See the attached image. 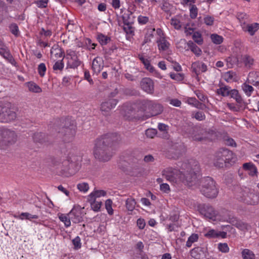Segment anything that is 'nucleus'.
I'll return each mask as SVG.
<instances>
[{"mask_svg": "<svg viewBox=\"0 0 259 259\" xmlns=\"http://www.w3.org/2000/svg\"><path fill=\"white\" fill-rule=\"evenodd\" d=\"M177 168L168 167L163 171V176L173 183L181 182L192 187L198 186L200 167L199 162L195 159L179 161Z\"/></svg>", "mask_w": 259, "mask_h": 259, "instance_id": "1", "label": "nucleus"}, {"mask_svg": "<svg viewBox=\"0 0 259 259\" xmlns=\"http://www.w3.org/2000/svg\"><path fill=\"white\" fill-rule=\"evenodd\" d=\"M121 141L120 135L109 133L97 138L95 143L94 154L95 157L101 161H107L113 155L112 147Z\"/></svg>", "mask_w": 259, "mask_h": 259, "instance_id": "2", "label": "nucleus"}, {"mask_svg": "<svg viewBox=\"0 0 259 259\" xmlns=\"http://www.w3.org/2000/svg\"><path fill=\"white\" fill-rule=\"evenodd\" d=\"M185 133L193 141L196 142H204L208 139V136L213 133L210 130L202 127L200 125H194L190 123L184 127Z\"/></svg>", "mask_w": 259, "mask_h": 259, "instance_id": "3", "label": "nucleus"}, {"mask_svg": "<svg viewBox=\"0 0 259 259\" xmlns=\"http://www.w3.org/2000/svg\"><path fill=\"white\" fill-rule=\"evenodd\" d=\"M82 157L80 155L70 152L67 159L62 163V170L66 174V176L75 174L81 167Z\"/></svg>", "mask_w": 259, "mask_h": 259, "instance_id": "4", "label": "nucleus"}, {"mask_svg": "<svg viewBox=\"0 0 259 259\" xmlns=\"http://www.w3.org/2000/svg\"><path fill=\"white\" fill-rule=\"evenodd\" d=\"M198 185L202 195L208 198L217 197L219 188L215 181L210 177H204L200 179Z\"/></svg>", "mask_w": 259, "mask_h": 259, "instance_id": "5", "label": "nucleus"}, {"mask_svg": "<svg viewBox=\"0 0 259 259\" xmlns=\"http://www.w3.org/2000/svg\"><path fill=\"white\" fill-rule=\"evenodd\" d=\"M233 153L227 148H221L215 153L214 165L219 168L227 166V164L234 162Z\"/></svg>", "mask_w": 259, "mask_h": 259, "instance_id": "6", "label": "nucleus"}, {"mask_svg": "<svg viewBox=\"0 0 259 259\" xmlns=\"http://www.w3.org/2000/svg\"><path fill=\"white\" fill-rule=\"evenodd\" d=\"M59 133L63 137L65 142H69L75 135L76 126L73 121L66 119L64 125L60 128Z\"/></svg>", "mask_w": 259, "mask_h": 259, "instance_id": "7", "label": "nucleus"}, {"mask_svg": "<svg viewBox=\"0 0 259 259\" xmlns=\"http://www.w3.org/2000/svg\"><path fill=\"white\" fill-rule=\"evenodd\" d=\"M199 212L206 219L215 221L218 212L209 204L200 203L197 205Z\"/></svg>", "mask_w": 259, "mask_h": 259, "instance_id": "8", "label": "nucleus"}, {"mask_svg": "<svg viewBox=\"0 0 259 259\" xmlns=\"http://www.w3.org/2000/svg\"><path fill=\"white\" fill-rule=\"evenodd\" d=\"M16 117V113L14 109L8 106L0 105V121L9 122L14 121Z\"/></svg>", "mask_w": 259, "mask_h": 259, "instance_id": "9", "label": "nucleus"}, {"mask_svg": "<svg viewBox=\"0 0 259 259\" xmlns=\"http://www.w3.org/2000/svg\"><path fill=\"white\" fill-rule=\"evenodd\" d=\"M129 13H124L122 16L123 23L125 26L123 27V30L127 34L131 35H134L135 27H133V24L134 23L135 18L134 16H132L133 13L128 11Z\"/></svg>", "mask_w": 259, "mask_h": 259, "instance_id": "10", "label": "nucleus"}, {"mask_svg": "<svg viewBox=\"0 0 259 259\" xmlns=\"http://www.w3.org/2000/svg\"><path fill=\"white\" fill-rule=\"evenodd\" d=\"M186 151L185 145L182 142L172 143L168 150L169 158L178 159L183 155Z\"/></svg>", "mask_w": 259, "mask_h": 259, "instance_id": "11", "label": "nucleus"}, {"mask_svg": "<svg viewBox=\"0 0 259 259\" xmlns=\"http://www.w3.org/2000/svg\"><path fill=\"white\" fill-rule=\"evenodd\" d=\"M1 138V144H12L16 141L17 135L14 131L2 127Z\"/></svg>", "mask_w": 259, "mask_h": 259, "instance_id": "12", "label": "nucleus"}, {"mask_svg": "<svg viewBox=\"0 0 259 259\" xmlns=\"http://www.w3.org/2000/svg\"><path fill=\"white\" fill-rule=\"evenodd\" d=\"M230 96L231 98L234 99L237 103V107L234 106L232 107L231 104H228V106L230 109H233L234 111H237L245 108L246 105L238 90L236 89L232 90Z\"/></svg>", "mask_w": 259, "mask_h": 259, "instance_id": "13", "label": "nucleus"}, {"mask_svg": "<svg viewBox=\"0 0 259 259\" xmlns=\"http://www.w3.org/2000/svg\"><path fill=\"white\" fill-rule=\"evenodd\" d=\"M148 110L149 111L150 114L145 115V118L143 116L142 118L143 120L147 119L151 116L160 114L163 111V107L161 104L150 100Z\"/></svg>", "mask_w": 259, "mask_h": 259, "instance_id": "14", "label": "nucleus"}, {"mask_svg": "<svg viewBox=\"0 0 259 259\" xmlns=\"http://www.w3.org/2000/svg\"><path fill=\"white\" fill-rule=\"evenodd\" d=\"M141 89L147 94L153 95L154 92V83L150 78L145 77L142 78L140 82Z\"/></svg>", "mask_w": 259, "mask_h": 259, "instance_id": "15", "label": "nucleus"}, {"mask_svg": "<svg viewBox=\"0 0 259 259\" xmlns=\"http://www.w3.org/2000/svg\"><path fill=\"white\" fill-rule=\"evenodd\" d=\"M118 100L115 99H109L108 100L103 102L101 105V110L104 112L103 114L107 115L108 113L115 107Z\"/></svg>", "mask_w": 259, "mask_h": 259, "instance_id": "16", "label": "nucleus"}, {"mask_svg": "<svg viewBox=\"0 0 259 259\" xmlns=\"http://www.w3.org/2000/svg\"><path fill=\"white\" fill-rule=\"evenodd\" d=\"M74 223H78L82 221L81 210L79 207L74 206L68 214Z\"/></svg>", "mask_w": 259, "mask_h": 259, "instance_id": "17", "label": "nucleus"}, {"mask_svg": "<svg viewBox=\"0 0 259 259\" xmlns=\"http://www.w3.org/2000/svg\"><path fill=\"white\" fill-rule=\"evenodd\" d=\"M259 202V192L249 190L248 195L245 198V203L250 205H256Z\"/></svg>", "mask_w": 259, "mask_h": 259, "instance_id": "18", "label": "nucleus"}, {"mask_svg": "<svg viewBox=\"0 0 259 259\" xmlns=\"http://www.w3.org/2000/svg\"><path fill=\"white\" fill-rule=\"evenodd\" d=\"M67 55H70L71 57L67 64L68 67L74 69L77 68L81 64V62L79 60L75 52H72Z\"/></svg>", "mask_w": 259, "mask_h": 259, "instance_id": "19", "label": "nucleus"}, {"mask_svg": "<svg viewBox=\"0 0 259 259\" xmlns=\"http://www.w3.org/2000/svg\"><path fill=\"white\" fill-rule=\"evenodd\" d=\"M249 190L250 189L246 187L242 188L240 187H237L236 188V192L237 199L245 203V198H246V196L248 195Z\"/></svg>", "mask_w": 259, "mask_h": 259, "instance_id": "20", "label": "nucleus"}, {"mask_svg": "<svg viewBox=\"0 0 259 259\" xmlns=\"http://www.w3.org/2000/svg\"><path fill=\"white\" fill-rule=\"evenodd\" d=\"M246 82L254 86L258 85L259 83V72L252 71L249 72Z\"/></svg>", "mask_w": 259, "mask_h": 259, "instance_id": "21", "label": "nucleus"}, {"mask_svg": "<svg viewBox=\"0 0 259 259\" xmlns=\"http://www.w3.org/2000/svg\"><path fill=\"white\" fill-rule=\"evenodd\" d=\"M92 69L96 73H99L103 68V60L99 57H96L93 60Z\"/></svg>", "mask_w": 259, "mask_h": 259, "instance_id": "22", "label": "nucleus"}, {"mask_svg": "<svg viewBox=\"0 0 259 259\" xmlns=\"http://www.w3.org/2000/svg\"><path fill=\"white\" fill-rule=\"evenodd\" d=\"M243 29L244 31L248 32L250 35L253 36L259 29V23L248 24L246 26L243 27Z\"/></svg>", "mask_w": 259, "mask_h": 259, "instance_id": "23", "label": "nucleus"}, {"mask_svg": "<svg viewBox=\"0 0 259 259\" xmlns=\"http://www.w3.org/2000/svg\"><path fill=\"white\" fill-rule=\"evenodd\" d=\"M149 103H150V100H139L136 103L137 107L139 111L144 112L148 110Z\"/></svg>", "mask_w": 259, "mask_h": 259, "instance_id": "24", "label": "nucleus"}, {"mask_svg": "<svg viewBox=\"0 0 259 259\" xmlns=\"http://www.w3.org/2000/svg\"><path fill=\"white\" fill-rule=\"evenodd\" d=\"M0 54L12 64H14L15 63L14 59L6 46L0 50Z\"/></svg>", "mask_w": 259, "mask_h": 259, "instance_id": "25", "label": "nucleus"}, {"mask_svg": "<svg viewBox=\"0 0 259 259\" xmlns=\"http://www.w3.org/2000/svg\"><path fill=\"white\" fill-rule=\"evenodd\" d=\"M185 44H187L188 49L187 50L190 49L194 54H195L196 56H199L201 55L202 53L201 50L192 40H189L188 42H186L185 40Z\"/></svg>", "mask_w": 259, "mask_h": 259, "instance_id": "26", "label": "nucleus"}, {"mask_svg": "<svg viewBox=\"0 0 259 259\" xmlns=\"http://www.w3.org/2000/svg\"><path fill=\"white\" fill-rule=\"evenodd\" d=\"M244 170L248 171V174L251 176H256L257 170L256 166L252 163H245L243 164Z\"/></svg>", "mask_w": 259, "mask_h": 259, "instance_id": "27", "label": "nucleus"}, {"mask_svg": "<svg viewBox=\"0 0 259 259\" xmlns=\"http://www.w3.org/2000/svg\"><path fill=\"white\" fill-rule=\"evenodd\" d=\"M188 103L199 109L204 110L206 108L205 104L200 102L195 98H190L188 99Z\"/></svg>", "mask_w": 259, "mask_h": 259, "instance_id": "28", "label": "nucleus"}, {"mask_svg": "<svg viewBox=\"0 0 259 259\" xmlns=\"http://www.w3.org/2000/svg\"><path fill=\"white\" fill-rule=\"evenodd\" d=\"M190 253L193 257L200 259L202 254L204 253L203 248L200 247H195L190 251Z\"/></svg>", "mask_w": 259, "mask_h": 259, "instance_id": "29", "label": "nucleus"}, {"mask_svg": "<svg viewBox=\"0 0 259 259\" xmlns=\"http://www.w3.org/2000/svg\"><path fill=\"white\" fill-rule=\"evenodd\" d=\"M242 60L245 67L247 68H250L254 64V59L248 55L243 56Z\"/></svg>", "mask_w": 259, "mask_h": 259, "instance_id": "30", "label": "nucleus"}, {"mask_svg": "<svg viewBox=\"0 0 259 259\" xmlns=\"http://www.w3.org/2000/svg\"><path fill=\"white\" fill-rule=\"evenodd\" d=\"M231 88L230 87L227 85H225L223 87H221L220 88L217 90V93L218 95H220L223 97H228L230 96L231 94Z\"/></svg>", "mask_w": 259, "mask_h": 259, "instance_id": "31", "label": "nucleus"}, {"mask_svg": "<svg viewBox=\"0 0 259 259\" xmlns=\"http://www.w3.org/2000/svg\"><path fill=\"white\" fill-rule=\"evenodd\" d=\"M45 134L42 133H36L33 136V140L36 143L43 144L46 142Z\"/></svg>", "mask_w": 259, "mask_h": 259, "instance_id": "32", "label": "nucleus"}, {"mask_svg": "<svg viewBox=\"0 0 259 259\" xmlns=\"http://www.w3.org/2000/svg\"><path fill=\"white\" fill-rule=\"evenodd\" d=\"M138 58L144 65L145 67L147 70H149L150 72L154 71V67L151 65L150 61L148 59H145L142 55L140 54L138 55Z\"/></svg>", "mask_w": 259, "mask_h": 259, "instance_id": "33", "label": "nucleus"}, {"mask_svg": "<svg viewBox=\"0 0 259 259\" xmlns=\"http://www.w3.org/2000/svg\"><path fill=\"white\" fill-rule=\"evenodd\" d=\"M225 80L227 82H230L231 80L237 81V76L235 72L233 71H229L226 72L224 74Z\"/></svg>", "mask_w": 259, "mask_h": 259, "instance_id": "34", "label": "nucleus"}, {"mask_svg": "<svg viewBox=\"0 0 259 259\" xmlns=\"http://www.w3.org/2000/svg\"><path fill=\"white\" fill-rule=\"evenodd\" d=\"M157 42L158 43L159 50L164 51L166 50L169 47V42L164 38L157 40Z\"/></svg>", "mask_w": 259, "mask_h": 259, "instance_id": "35", "label": "nucleus"}, {"mask_svg": "<svg viewBox=\"0 0 259 259\" xmlns=\"http://www.w3.org/2000/svg\"><path fill=\"white\" fill-rule=\"evenodd\" d=\"M97 39L102 46L107 45L111 40L110 37L106 36L102 33H100L98 35Z\"/></svg>", "mask_w": 259, "mask_h": 259, "instance_id": "36", "label": "nucleus"}, {"mask_svg": "<svg viewBox=\"0 0 259 259\" xmlns=\"http://www.w3.org/2000/svg\"><path fill=\"white\" fill-rule=\"evenodd\" d=\"M246 81L242 85L243 91L248 96H250L254 91L253 88Z\"/></svg>", "mask_w": 259, "mask_h": 259, "instance_id": "37", "label": "nucleus"}, {"mask_svg": "<svg viewBox=\"0 0 259 259\" xmlns=\"http://www.w3.org/2000/svg\"><path fill=\"white\" fill-rule=\"evenodd\" d=\"M28 88L30 92L39 93L42 91L41 88L33 82H28Z\"/></svg>", "mask_w": 259, "mask_h": 259, "instance_id": "38", "label": "nucleus"}, {"mask_svg": "<svg viewBox=\"0 0 259 259\" xmlns=\"http://www.w3.org/2000/svg\"><path fill=\"white\" fill-rule=\"evenodd\" d=\"M243 259H254L255 255L253 252L248 249H244L242 251Z\"/></svg>", "mask_w": 259, "mask_h": 259, "instance_id": "39", "label": "nucleus"}, {"mask_svg": "<svg viewBox=\"0 0 259 259\" xmlns=\"http://www.w3.org/2000/svg\"><path fill=\"white\" fill-rule=\"evenodd\" d=\"M19 218L21 220L26 219L31 221L32 219H37L38 216L35 214H31L28 212H22L20 214Z\"/></svg>", "mask_w": 259, "mask_h": 259, "instance_id": "40", "label": "nucleus"}, {"mask_svg": "<svg viewBox=\"0 0 259 259\" xmlns=\"http://www.w3.org/2000/svg\"><path fill=\"white\" fill-rule=\"evenodd\" d=\"M136 204V202L135 199L132 198H127L126 200V207L128 211H133Z\"/></svg>", "mask_w": 259, "mask_h": 259, "instance_id": "41", "label": "nucleus"}, {"mask_svg": "<svg viewBox=\"0 0 259 259\" xmlns=\"http://www.w3.org/2000/svg\"><path fill=\"white\" fill-rule=\"evenodd\" d=\"M192 38L194 41L199 45L203 44V40L202 38L201 34L198 31H195L193 33Z\"/></svg>", "mask_w": 259, "mask_h": 259, "instance_id": "42", "label": "nucleus"}, {"mask_svg": "<svg viewBox=\"0 0 259 259\" xmlns=\"http://www.w3.org/2000/svg\"><path fill=\"white\" fill-rule=\"evenodd\" d=\"M59 218L61 221L64 222L66 227H69L71 226V219L70 216H68V214L65 215L64 214H61L59 215Z\"/></svg>", "mask_w": 259, "mask_h": 259, "instance_id": "43", "label": "nucleus"}, {"mask_svg": "<svg viewBox=\"0 0 259 259\" xmlns=\"http://www.w3.org/2000/svg\"><path fill=\"white\" fill-rule=\"evenodd\" d=\"M198 235L197 234H192L186 242V246L190 247L192 246L193 243L197 241L198 239Z\"/></svg>", "mask_w": 259, "mask_h": 259, "instance_id": "44", "label": "nucleus"}, {"mask_svg": "<svg viewBox=\"0 0 259 259\" xmlns=\"http://www.w3.org/2000/svg\"><path fill=\"white\" fill-rule=\"evenodd\" d=\"M106 195V192L104 190H95L90 194V197L91 200L95 199V197H99L100 196H104Z\"/></svg>", "mask_w": 259, "mask_h": 259, "instance_id": "45", "label": "nucleus"}, {"mask_svg": "<svg viewBox=\"0 0 259 259\" xmlns=\"http://www.w3.org/2000/svg\"><path fill=\"white\" fill-rule=\"evenodd\" d=\"M210 38L212 41L216 45H220L223 41V37L217 34H212L210 36Z\"/></svg>", "mask_w": 259, "mask_h": 259, "instance_id": "46", "label": "nucleus"}, {"mask_svg": "<svg viewBox=\"0 0 259 259\" xmlns=\"http://www.w3.org/2000/svg\"><path fill=\"white\" fill-rule=\"evenodd\" d=\"M190 5H191L190 9V17L191 19H195L197 16L198 9L196 5H191V4Z\"/></svg>", "mask_w": 259, "mask_h": 259, "instance_id": "47", "label": "nucleus"}, {"mask_svg": "<svg viewBox=\"0 0 259 259\" xmlns=\"http://www.w3.org/2000/svg\"><path fill=\"white\" fill-rule=\"evenodd\" d=\"M63 58L59 61H56L53 65V69L54 71H61L64 68Z\"/></svg>", "mask_w": 259, "mask_h": 259, "instance_id": "48", "label": "nucleus"}, {"mask_svg": "<svg viewBox=\"0 0 259 259\" xmlns=\"http://www.w3.org/2000/svg\"><path fill=\"white\" fill-rule=\"evenodd\" d=\"M93 199L94 201L91 203L92 208L95 211H99L100 210L102 203L101 201H96L95 199Z\"/></svg>", "mask_w": 259, "mask_h": 259, "instance_id": "49", "label": "nucleus"}, {"mask_svg": "<svg viewBox=\"0 0 259 259\" xmlns=\"http://www.w3.org/2000/svg\"><path fill=\"white\" fill-rule=\"evenodd\" d=\"M170 77L171 79L176 80L178 81H182L184 78V74L183 73H171Z\"/></svg>", "mask_w": 259, "mask_h": 259, "instance_id": "50", "label": "nucleus"}, {"mask_svg": "<svg viewBox=\"0 0 259 259\" xmlns=\"http://www.w3.org/2000/svg\"><path fill=\"white\" fill-rule=\"evenodd\" d=\"M157 130L155 128H148L145 131V135L147 138H154L155 135L157 134Z\"/></svg>", "mask_w": 259, "mask_h": 259, "instance_id": "51", "label": "nucleus"}, {"mask_svg": "<svg viewBox=\"0 0 259 259\" xmlns=\"http://www.w3.org/2000/svg\"><path fill=\"white\" fill-rule=\"evenodd\" d=\"M112 201L110 199L105 201V207L109 214L112 215L113 213V209L112 208Z\"/></svg>", "mask_w": 259, "mask_h": 259, "instance_id": "52", "label": "nucleus"}, {"mask_svg": "<svg viewBox=\"0 0 259 259\" xmlns=\"http://www.w3.org/2000/svg\"><path fill=\"white\" fill-rule=\"evenodd\" d=\"M38 73L41 77H43L47 70L46 65L44 63H40L38 66Z\"/></svg>", "mask_w": 259, "mask_h": 259, "instance_id": "53", "label": "nucleus"}, {"mask_svg": "<svg viewBox=\"0 0 259 259\" xmlns=\"http://www.w3.org/2000/svg\"><path fill=\"white\" fill-rule=\"evenodd\" d=\"M72 243L74 245V249L78 250L81 247V243L80 242V238L79 236L76 237L72 240Z\"/></svg>", "mask_w": 259, "mask_h": 259, "instance_id": "54", "label": "nucleus"}, {"mask_svg": "<svg viewBox=\"0 0 259 259\" xmlns=\"http://www.w3.org/2000/svg\"><path fill=\"white\" fill-rule=\"evenodd\" d=\"M205 236L209 238H218V231L213 229L210 230L205 234Z\"/></svg>", "mask_w": 259, "mask_h": 259, "instance_id": "55", "label": "nucleus"}, {"mask_svg": "<svg viewBox=\"0 0 259 259\" xmlns=\"http://www.w3.org/2000/svg\"><path fill=\"white\" fill-rule=\"evenodd\" d=\"M9 28H10V31L11 32V33L13 34H14L15 36L18 35V33H19L18 26L16 23L11 24L9 26Z\"/></svg>", "mask_w": 259, "mask_h": 259, "instance_id": "56", "label": "nucleus"}, {"mask_svg": "<svg viewBox=\"0 0 259 259\" xmlns=\"http://www.w3.org/2000/svg\"><path fill=\"white\" fill-rule=\"evenodd\" d=\"M218 249L220 251L225 253L228 252L229 251V248L226 243H219L218 244Z\"/></svg>", "mask_w": 259, "mask_h": 259, "instance_id": "57", "label": "nucleus"}, {"mask_svg": "<svg viewBox=\"0 0 259 259\" xmlns=\"http://www.w3.org/2000/svg\"><path fill=\"white\" fill-rule=\"evenodd\" d=\"M193 117L195 118L198 121H202L205 119V115L202 112L197 111L196 112Z\"/></svg>", "mask_w": 259, "mask_h": 259, "instance_id": "58", "label": "nucleus"}, {"mask_svg": "<svg viewBox=\"0 0 259 259\" xmlns=\"http://www.w3.org/2000/svg\"><path fill=\"white\" fill-rule=\"evenodd\" d=\"M77 187L79 191L84 192L87 191L89 188V185L86 183L78 184Z\"/></svg>", "mask_w": 259, "mask_h": 259, "instance_id": "59", "label": "nucleus"}, {"mask_svg": "<svg viewBox=\"0 0 259 259\" xmlns=\"http://www.w3.org/2000/svg\"><path fill=\"white\" fill-rule=\"evenodd\" d=\"M84 78L85 79L88 80V81L89 82L90 84H93L94 81L93 79L91 78L90 73L89 70H85L84 72Z\"/></svg>", "mask_w": 259, "mask_h": 259, "instance_id": "60", "label": "nucleus"}, {"mask_svg": "<svg viewBox=\"0 0 259 259\" xmlns=\"http://www.w3.org/2000/svg\"><path fill=\"white\" fill-rule=\"evenodd\" d=\"M204 23L206 25L208 26H211L213 24L214 18L211 16H207L204 19Z\"/></svg>", "mask_w": 259, "mask_h": 259, "instance_id": "61", "label": "nucleus"}, {"mask_svg": "<svg viewBox=\"0 0 259 259\" xmlns=\"http://www.w3.org/2000/svg\"><path fill=\"white\" fill-rule=\"evenodd\" d=\"M225 181L226 183L228 184H231L233 179V176L231 173H227L224 175Z\"/></svg>", "mask_w": 259, "mask_h": 259, "instance_id": "62", "label": "nucleus"}, {"mask_svg": "<svg viewBox=\"0 0 259 259\" xmlns=\"http://www.w3.org/2000/svg\"><path fill=\"white\" fill-rule=\"evenodd\" d=\"M235 226L238 229L243 230L247 229V224L241 221H237Z\"/></svg>", "mask_w": 259, "mask_h": 259, "instance_id": "63", "label": "nucleus"}, {"mask_svg": "<svg viewBox=\"0 0 259 259\" xmlns=\"http://www.w3.org/2000/svg\"><path fill=\"white\" fill-rule=\"evenodd\" d=\"M138 22L140 24H145L149 21V18L146 16H139L138 18Z\"/></svg>", "mask_w": 259, "mask_h": 259, "instance_id": "64", "label": "nucleus"}]
</instances>
